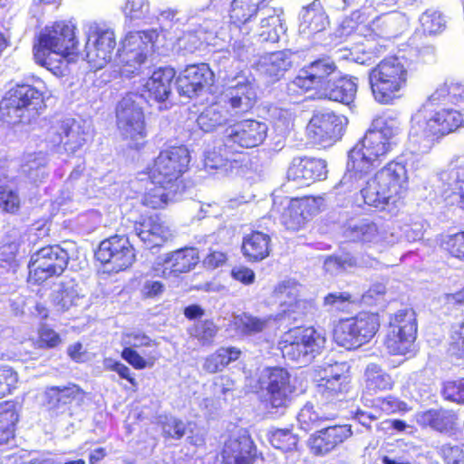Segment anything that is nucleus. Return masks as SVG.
<instances>
[{
    "instance_id": "obj_43",
    "label": "nucleus",
    "mask_w": 464,
    "mask_h": 464,
    "mask_svg": "<svg viewBox=\"0 0 464 464\" xmlns=\"http://www.w3.org/2000/svg\"><path fill=\"white\" fill-rule=\"evenodd\" d=\"M156 423L165 440H181L187 433L188 425L190 424L170 414L160 415Z\"/></svg>"
},
{
    "instance_id": "obj_46",
    "label": "nucleus",
    "mask_w": 464,
    "mask_h": 464,
    "mask_svg": "<svg viewBox=\"0 0 464 464\" xmlns=\"http://www.w3.org/2000/svg\"><path fill=\"white\" fill-rule=\"evenodd\" d=\"M150 184L152 187L150 188H147V207H150L152 209L164 208L171 196L183 190L177 187L169 188L163 184H155L151 182Z\"/></svg>"
},
{
    "instance_id": "obj_55",
    "label": "nucleus",
    "mask_w": 464,
    "mask_h": 464,
    "mask_svg": "<svg viewBox=\"0 0 464 464\" xmlns=\"http://www.w3.org/2000/svg\"><path fill=\"white\" fill-rule=\"evenodd\" d=\"M406 403L394 396L379 397L372 401V408L381 414H393L406 410Z\"/></svg>"
},
{
    "instance_id": "obj_41",
    "label": "nucleus",
    "mask_w": 464,
    "mask_h": 464,
    "mask_svg": "<svg viewBox=\"0 0 464 464\" xmlns=\"http://www.w3.org/2000/svg\"><path fill=\"white\" fill-rule=\"evenodd\" d=\"M418 422L421 427H430L442 432L452 428L453 415L443 409H430L419 415Z\"/></svg>"
},
{
    "instance_id": "obj_4",
    "label": "nucleus",
    "mask_w": 464,
    "mask_h": 464,
    "mask_svg": "<svg viewBox=\"0 0 464 464\" xmlns=\"http://www.w3.org/2000/svg\"><path fill=\"white\" fill-rule=\"evenodd\" d=\"M75 29L72 22L65 21L46 26L38 36V44L34 46L35 62L50 71L59 70L60 65L53 63V55L62 63L63 58L75 53L78 44Z\"/></svg>"
},
{
    "instance_id": "obj_53",
    "label": "nucleus",
    "mask_w": 464,
    "mask_h": 464,
    "mask_svg": "<svg viewBox=\"0 0 464 464\" xmlns=\"http://www.w3.org/2000/svg\"><path fill=\"white\" fill-rule=\"evenodd\" d=\"M448 352L452 357L464 360V320L452 326L450 333Z\"/></svg>"
},
{
    "instance_id": "obj_59",
    "label": "nucleus",
    "mask_w": 464,
    "mask_h": 464,
    "mask_svg": "<svg viewBox=\"0 0 464 464\" xmlns=\"http://www.w3.org/2000/svg\"><path fill=\"white\" fill-rule=\"evenodd\" d=\"M444 464H464V446L447 443L439 450Z\"/></svg>"
},
{
    "instance_id": "obj_62",
    "label": "nucleus",
    "mask_w": 464,
    "mask_h": 464,
    "mask_svg": "<svg viewBox=\"0 0 464 464\" xmlns=\"http://www.w3.org/2000/svg\"><path fill=\"white\" fill-rule=\"evenodd\" d=\"M272 126L277 135L288 134L294 127V116L287 110H281L273 119Z\"/></svg>"
},
{
    "instance_id": "obj_32",
    "label": "nucleus",
    "mask_w": 464,
    "mask_h": 464,
    "mask_svg": "<svg viewBox=\"0 0 464 464\" xmlns=\"http://www.w3.org/2000/svg\"><path fill=\"white\" fill-rule=\"evenodd\" d=\"M356 80L355 77L347 75L336 79L331 77L316 99L349 104L357 92Z\"/></svg>"
},
{
    "instance_id": "obj_40",
    "label": "nucleus",
    "mask_w": 464,
    "mask_h": 464,
    "mask_svg": "<svg viewBox=\"0 0 464 464\" xmlns=\"http://www.w3.org/2000/svg\"><path fill=\"white\" fill-rule=\"evenodd\" d=\"M346 237L353 243L375 244L382 237L378 225L369 219H362L345 230Z\"/></svg>"
},
{
    "instance_id": "obj_19",
    "label": "nucleus",
    "mask_w": 464,
    "mask_h": 464,
    "mask_svg": "<svg viewBox=\"0 0 464 464\" xmlns=\"http://www.w3.org/2000/svg\"><path fill=\"white\" fill-rule=\"evenodd\" d=\"M321 197L304 196L292 198L282 215V224L286 230L297 232L307 227L310 219L321 210Z\"/></svg>"
},
{
    "instance_id": "obj_24",
    "label": "nucleus",
    "mask_w": 464,
    "mask_h": 464,
    "mask_svg": "<svg viewBox=\"0 0 464 464\" xmlns=\"http://www.w3.org/2000/svg\"><path fill=\"white\" fill-rule=\"evenodd\" d=\"M213 79L214 72L208 63L189 64L179 72L177 86L180 94L192 97L209 87Z\"/></svg>"
},
{
    "instance_id": "obj_54",
    "label": "nucleus",
    "mask_w": 464,
    "mask_h": 464,
    "mask_svg": "<svg viewBox=\"0 0 464 464\" xmlns=\"http://www.w3.org/2000/svg\"><path fill=\"white\" fill-rule=\"evenodd\" d=\"M267 326V320L243 314L237 321V329L245 335L262 333Z\"/></svg>"
},
{
    "instance_id": "obj_26",
    "label": "nucleus",
    "mask_w": 464,
    "mask_h": 464,
    "mask_svg": "<svg viewBox=\"0 0 464 464\" xmlns=\"http://www.w3.org/2000/svg\"><path fill=\"white\" fill-rule=\"evenodd\" d=\"M351 378L347 370L332 369L330 374L320 378L316 392L324 400L341 401L350 390Z\"/></svg>"
},
{
    "instance_id": "obj_14",
    "label": "nucleus",
    "mask_w": 464,
    "mask_h": 464,
    "mask_svg": "<svg viewBox=\"0 0 464 464\" xmlns=\"http://www.w3.org/2000/svg\"><path fill=\"white\" fill-rule=\"evenodd\" d=\"M267 382L261 401L266 409L286 408L296 391L291 374L284 367L266 369Z\"/></svg>"
},
{
    "instance_id": "obj_17",
    "label": "nucleus",
    "mask_w": 464,
    "mask_h": 464,
    "mask_svg": "<svg viewBox=\"0 0 464 464\" xmlns=\"http://www.w3.org/2000/svg\"><path fill=\"white\" fill-rule=\"evenodd\" d=\"M267 125L254 119L236 121L225 130V146L253 149L264 143Z\"/></svg>"
},
{
    "instance_id": "obj_48",
    "label": "nucleus",
    "mask_w": 464,
    "mask_h": 464,
    "mask_svg": "<svg viewBox=\"0 0 464 464\" xmlns=\"http://www.w3.org/2000/svg\"><path fill=\"white\" fill-rule=\"evenodd\" d=\"M218 332V327L212 319H206L196 323L188 330L190 336L203 346L211 345Z\"/></svg>"
},
{
    "instance_id": "obj_35",
    "label": "nucleus",
    "mask_w": 464,
    "mask_h": 464,
    "mask_svg": "<svg viewBox=\"0 0 464 464\" xmlns=\"http://www.w3.org/2000/svg\"><path fill=\"white\" fill-rule=\"evenodd\" d=\"M175 76L176 71L169 66L160 67L153 71L147 80V92L150 97L158 102H165L171 93Z\"/></svg>"
},
{
    "instance_id": "obj_2",
    "label": "nucleus",
    "mask_w": 464,
    "mask_h": 464,
    "mask_svg": "<svg viewBox=\"0 0 464 464\" xmlns=\"http://www.w3.org/2000/svg\"><path fill=\"white\" fill-rule=\"evenodd\" d=\"M410 77V71L401 57L390 55L382 59L369 72V84L374 100L380 104H392L401 97Z\"/></svg>"
},
{
    "instance_id": "obj_30",
    "label": "nucleus",
    "mask_w": 464,
    "mask_h": 464,
    "mask_svg": "<svg viewBox=\"0 0 464 464\" xmlns=\"http://www.w3.org/2000/svg\"><path fill=\"white\" fill-rule=\"evenodd\" d=\"M266 7L264 0H232L227 13L228 27L241 30L256 20L259 11Z\"/></svg>"
},
{
    "instance_id": "obj_22",
    "label": "nucleus",
    "mask_w": 464,
    "mask_h": 464,
    "mask_svg": "<svg viewBox=\"0 0 464 464\" xmlns=\"http://www.w3.org/2000/svg\"><path fill=\"white\" fill-rule=\"evenodd\" d=\"M443 200L464 212V160H453L440 174Z\"/></svg>"
},
{
    "instance_id": "obj_64",
    "label": "nucleus",
    "mask_w": 464,
    "mask_h": 464,
    "mask_svg": "<svg viewBox=\"0 0 464 464\" xmlns=\"http://www.w3.org/2000/svg\"><path fill=\"white\" fill-rule=\"evenodd\" d=\"M144 5L145 0H128L124 9L126 16L138 24L145 17Z\"/></svg>"
},
{
    "instance_id": "obj_6",
    "label": "nucleus",
    "mask_w": 464,
    "mask_h": 464,
    "mask_svg": "<svg viewBox=\"0 0 464 464\" xmlns=\"http://www.w3.org/2000/svg\"><path fill=\"white\" fill-rule=\"evenodd\" d=\"M43 106L41 90L28 83H17L2 99L0 111L9 123H29L39 115Z\"/></svg>"
},
{
    "instance_id": "obj_12",
    "label": "nucleus",
    "mask_w": 464,
    "mask_h": 464,
    "mask_svg": "<svg viewBox=\"0 0 464 464\" xmlns=\"http://www.w3.org/2000/svg\"><path fill=\"white\" fill-rule=\"evenodd\" d=\"M86 35V60L95 69H102L111 59L116 46L115 35L112 30L97 23L84 24Z\"/></svg>"
},
{
    "instance_id": "obj_38",
    "label": "nucleus",
    "mask_w": 464,
    "mask_h": 464,
    "mask_svg": "<svg viewBox=\"0 0 464 464\" xmlns=\"http://www.w3.org/2000/svg\"><path fill=\"white\" fill-rule=\"evenodd\" d=\"M259 70L273 81L280 79L291 67L289 54L285 51H277L262 55L258 60Z\"/></svg>"
},
{
    "instance_id": "obj_16",
    "label": "nucleus",
    "mask_w": 464,
    "mask_h": 464,
    "mask_svg": "<svg viewBox=\"0 0 464 464\" xmlns=\"http://www.w3.org/2000/svg\"><path fill=\"white\" fill-rule=\"evenodd\" d=\"M200 262L199 251L195 246H184L158 258L151 266L152 276L168 278L194 270Z\"/></svg>"
},
{
    "instance_id": "obj_1",
    "label": "nucleus",
    "mask_w": 464,
    "mask_h": 464,
    "mask_svg": "<svg viewBox=\"0 0 464 464\" xmlns=\"http://www.w3.org/2000/svg\"><path fill=\"white\" fill-rule=\"evenodd\" d=\"M464 129V82L446 79L426 97L410 119L409 139L421 153Z\"/></svg>"
},
{
    "instance_id": "obj_58",
    "label": "nucleus",
    "mask_w": 464,
    "mask_h": 464,
    "mask_svg": "<svg viewBox=\"0 0 464 464\" xmlns=\"http://www.w3.org/2000/svg\"><path fill=\"white\" fill-rule=\"evenodd\" d=\"M223 121V116L213 107L207 108L197 120L200 129L206 132L215 130Z\"/></svg>"
},
{
    "instance_id": "obj_45",
    "label": "nucleus",
    "mask_w": 464,
    "mask_h": 464,
    "mask_svg": "<svg viewBox=\"0 0 464 464\" xmlns=\"http://www.w3.org/2000/svg\"><path fill=\"white\" fill-rule=\"evenodd\" d=\"M18 414L14 405L9 402L0 404V444H7L14 437V426Z\"/></svg>"
},
{
    "instance_id": "obj_11",
    "label": "nucleus",
    "mask_w": 464,
    "mask_h": 464,
    "mask_svg": "<svg viewBox=\"0 0 464 464\" xmlns=\"http://www.w3.org/2000/svg\"><path fill=\"white\" fill-rule=\"evenodd\" d=\"M68 252L58 245L42 247L31 256L29 280L40 284L63 274L69 261Z\"/></svg>"
},
{
    "instance_id": "obj_27",
    "label": "nucleus",
    "mask_w": 464,
    "mask_h": 464,
    "mask_svg": "<svg viewBox=\"0 0 464 464\" xmlns=\"http://www.w3.org/2000/svg\"><path fill=\"white\" fill-rule=\"evenodd\" d=\"M272 250V238L269 234L258 229H251L242 237L241 252L250 263H258L267 258Z\"/></svg>"
},
{
    "instance_id": "obj_15",
    "label": "nucleus",
    "mask_w": 464,
    "mask_h": 464,
    "mask_svg": "<svg viewBox=\"0 0 464 464\" xmlns=\"http://www.w3.org/2000/svg\"><path fill=\"white\" fill-rule=\"evenodd\" d=\"M337 69L334 61L328 57H320L304 65L292 83L301 92H313L316 99Z\"/></svg>"
},
{
    "instance_id": "obj_61",
    "label": "nucleus",
    "mask_w": 464,
    "mask_h": 464,
    "mask_svg": "<svg viewBox=\"0 0 464 464\" xmlns=\"http://www.w3.org/2000/svg\"><path fill=\"white\" fill-rule=\"evenodd\" d=\"M18 375L11 367L0 368V398L12 392L16 388Z\"/></svg>"
},
{
    "instance_id": "obj_56",
    "label": "nucleus",
    "mask_w": 464,
    "mask_h": 464,
    "mask_svg": "<svg viewBox=\"0 0 464 464\" xmlns=\"http://www.w3.org/2000/svg\"><path fill=\"white\" fill-rule=\"evenodd\" d=\"M316 310L315 305L305 299H296L288 304L287 309L285 311L289 315H292L294 321L305 320L314 314Z\"/></svg>"
},
{
    "instance_id": "obj_21",
    "label": "nucleus",
    "mask_w": 464,
    "mask_h": 464,
    "mask_svg": "<svg viewBox=\"0 0 464 464\" xmlns=\"http://www.w3.org/2000/svg\"><path fill=\"white\" fill-rule=\"evenodd\" d=\"M353 435L350 425L335 424L314 431L307 440V447L314 456H324L343 444Z\"/></svg>"
},
{
    "instance_id": "obj_36",
    "label": "nucleus",
    "mask_w": 464,
    "mask_h": 464,
    "mask_svg": "<svg viewBox=\"0 0 464 464\" xmlns=\"http://www.w3.org/2000/svg\"><path fill=\"white\" fill-rule=\"evenodd\" d=\"M243 352L236 346H220L205 357L203 370L210 374L221 372L229 364L240 360Z\"/></svg>"
},
{
    "instance_id": "obj_23",
    "label": "nucleus",
    "mask_w": 464,
    "mask_h": 464,
    "mask_svg": "<svg viewBox=\"0 0 464 464\" xmlns=\"http://www.w3.org/2000/svg\"><path fill=\"white\" fill-rule=\"evenodd\" d=\"M327 164L322 159L312 157H295L292 160L286 172L289 180L301 186H309L327 177Z\"/></svg>"
},
{
    "instance_id": "obj_7",
    "label": "nucleus",
    "mask_w": 464,
    "mask_h": 464,
    "mask_svg": "<svg viewBox=\"0 0 464 464\" xmlns=\"http://www.w3.org/2000/svg\"><path fill=\"white\" fill-rule=\"evenodd\" d=\"M324 334L313 325H296L284 332L277 342V348L284 359L303 362L321 353L325 345Z\"/></svg>"
},
{
    "instance_id": "obj_13",
    "label": "nucleus",
    "mask_w": 464,
    "mask_h": 464,
    "mask_svg": "<svg viewBox=\"0 0 464 464\" xmlns=\"http://www.w3.org/2000/svg\"><path fill=\"white\" fill-rule=\"evenodd\" d=\"M95 256L104 266V270L118 273L129 268L136 255L128 237L115 235L100 243Z\"/></svg>"
},
{
    "instance_id": "obj_5",
    "label": "nucleus",
    "mask_w": 464,
    "mask_h": 464,
    "mask_svg": "<svg viewBox=\"0 0 464 464\" xmlns=\"http://www.w3.org/2000/svg\"><path fill=\"white\" fill-rule=\"evenodd\" d=\"M191 154L185 145H173L161 150L147 168L150 181L167 188L184 189L183 176L190 169Z\"/></svg>"
},
{
    "instance_id": "obj_34",
    "label": "nucleus",
    "mask_w": 464,
    "mask_h": 464,
    "mask_svg": "<svg viewBox=\"0 0 464 464\" xmlns=\"http://www.w3.org/2000/svg\"><path fill=\"white\" fill-rule=\"evenodd\" d=\"M401 29L400 18L394 14H382L374 18L368 25L360 27L359 24L354 28L360 31L366 38L390 39L396 36Z\"/></svg>"
},
{
    "instance_id": "obj_20",
    "label": "nucleus",
    "mask_w": 464,
    "mask_h": 464,
    "mask_svg": "<svg viewBox=\"0 0 464 464\" xmlns=\"http://www.w3.org/2000/svg\"><path fill=\"white\" fill-rule=\"evenodd\" d=\"M48 140L55 146H63L68 153H75L86 142V133L80 122L66 118L57 121L48 130Z\"/></svg>"
},
{
    "instance_id": "obj_9",
    "label": "nucleus",
    "mask_w": 464,
    "mask_h": 464,
    "mask_svg": "<svg viewBox=\"0 0 464 464\" xmlns=\"http://www.w3.org/2000/svg\"><path fill=\"white\" fill-rule=\"evenodd\" d=\"M145 97L138 92L126 94L117 104V126L125 139L131 140L130 147L140 150L144 145Z\"/></svg>"
},
{
    "instance_id": "obj_33",
    "label": "nucleus",
    "mask_w": 464,
    "mask_h": 464,
    "mask_svg": "<svg viewBox=\"0 0 464 464\" xmlns=\"http://www.w3.org/2000/svg\"><path fill=\"white\" fill-rule=\"evenodd\" d=\"M401 201L408 189V172L406 164L397 160L387 163L375 174Z\"/></svg>"
},
{
    "instance_id": "obj_31",
    "label": "nucleus",
    "mask_w": 464,
    "mask_h": 464,
    "mask_svg": "<svg viewBox=\"0 0 464 464\" xmlns=\"http://www.w3.org/2000/svg\"><path fill=\"white\" fill-rule=\"evenodd\" d=\"M84 392L76 384L46 387L43 394V402L50 411H58L72 403L82 401Z\"/></svg>"
},
{
    "instance_id": "obj_37",
    "label": "nucleus",
    "mask_w": 464,
    "mask_h": 464,
    "mask_svg": "<svg viewBox=\"0 0 464 464\" xmlns=\"http://www.w3.org/2000/svg\"><path fill=\"white\" fill-rule=\"evenodd\" d=\"M256 102L255 88L249 82H242L230 89L226 103L235 113L243 114L251 111Z\"/></svg>"
},
{
    "instance_id": "obj_39",
    "label": "nucleus",
    "mask_w": 464,
    "mask_h": 464,
    "mask_svg": "<svg viewBox=\"0 0 464 464\" xmlns=\"http://www.w3.org/2000/svg\"><path fill=\"white\" fill-rule=\"evenodd\" d=\"M395 384L394 379L376 363L369 364L365 369V395H376L391 391Z\"/></svg>"
},
{
    "instance_id": "obj_52",
    "label": "nucleus",
    "mask_w": 464,
    "mask_h": 464,
    "mask_svg": "<svg viewBox=\"0 0 464 464\" xmlns=\"http://www.w3.org/2000/svg\"><path fill=\"white\" fill-rule=\"evenodd\" d=\"M147 232V249L150 251L164 246L170 237L169 228L160 221L150 222Z\"/></svg>"
},
{
    "instance_id": "obj_44",
    "label": "nucleus",
    "mask_w": 464,
    "mask_h": 464,
    "mask_svg": "<svg viewBox=\"0 0 464 464\" xmlns=\"http://www.w3.org/2000/svg\"><path fill=\"white\" fill-rule=\"evenodd\" d=\"M46 165L47 158L45 153L29 154L21 165V172L32 182L42 181L47 175Z\"/></svg>"
},
{
    "instance_id": "obj_63",
    "label": "nucleus",
    "mask_w": 464,
    "mask_h": 464,
    "mask_svg": "<svg viewBox=\"0 0 464 464\" xmlns=\"http://www.w3.org/2000/svg\"><path fill=\"white\" fill-rule=\"evenodd\" d=\"M305 23L310 34H316L325 29L328 24V19L324 11L311 10L307 11L305 14Z\"/></svg>"
},
{
    "instance_id": "obj_29",
    "label": "nucleus",
    "mask_w": 464,
    "mask_h": 464,
    "mask_svg": "<svg viewBox=\"0 0 464 464\" xmlns=\"http://www.w3.org/2000/svg\"><path fill=\"white\" fill-rule=\"evenodd\" d=\"M255 445L249 437L229 438L221 450V464H253Z\"/></svg>"
},
{
    "instance_id": "obj_3",
    "label": "nucleus",
    "mask_w": 464,
    "mask_h": 464,
    "mask_svg": "<svg viewBox=\"0 0 464 464\" xmlns=\"http://www.w3.org/2000/svg\"><path fill=\"white\" fill-rule=\"evenodd\" d=\"M392 135L384 129L368 130L363 138L349 150L347 169L355 178L375 170L392 151Z\"/></svg>"
},
{
    "instance_id": "obj_57",
    "label": "nucleus",
    "mask_w": 464,
    "mask_h": 464,
    "mask_svg": "<svg viewBox=\"0 0 464 464\" xmlns=\"http://www.w3.org/2000/svg\"><path fill=\"white\" fill-rule=\"evenodd\" d=\"M20 208V197L15 189L0 185V208L7 213H15Z\"/></svg>"
},
{
    "instance_id": "obj_51",
    "label": "nucleus",
    "mask_w": 464,
    "mask_h": 464,
    "mask_svg": "<svg viewBox=\"0 0 464 464\" xmlns=\"http://www.w3.org/2000/svg\"><path fill=\"white\" fill-rule=\"evenodd\" d=\"M440 246L450 257L464 262V229L444 237Z\"/></svg>"
},
{
    "instance_id": "obj_8",
    "label": "nucleus",
    "mask_w": 464,
    "mask_h": 464,
    "mask_svg": "<svg viewBox=\"0 0 464 464\" xmlns=\"http://www.w3.org/2000/svg\"><path fill=\"white\" fill-rule=\"evenodd\" d=\"M380 326L379 313L360 311L354 316L339 319L334 326L333 336L338 345L354 350L370 343Z\"/></svg>"
},
{
    "instance_id": "obj_47",
    "label": "nucleus",
    "mask_w": 464,
    "mask_h": 464,
    "mask_svg": "<svg viewBox=\"0 0 464 464\" xmlns=\"http://www.w3.org/2000/svg\"><path fill=\"white\" fill-rule=\"evenodd\" d=\"M82 296L80 295L77 286L73 284H63L59 290L53 294V302L54 305L62 310H69L73 305H78Z\"/></svg>"
},
{
    "instance_id": "obj_60",
    "label": "nucleus",
    "mask_w": 464,
    "mask_h": 464,
    "mask_svg": "<svg viewBox=\"0 0 464 464\" xmlns=\"http://www.w3.org/2000/svg\"><path fill=\"white\" fill-rule=\"evenodd\" d=\"M442 394L449 401L464 403V378L445 382Z\"/></svg>"
},
{
    "instance_id": "obj_18",
    "label": "nucleus",
    "mask_w": 464,
    "mask_h": 464,
    "mask_svg": "<svg viewBox=\"0 0 464 464\" xmlns=\"http://www.w3.org/2000/svg\"><path fill=\"white\" fill-rule=\"evenodd\" d=\"M307 128L314 143L329 147L342 138L345 118L334 111H319L312 116Z\"/></svg>"
},
{
    "instance_id": "obj_28",
    "label": "nucleus",
    "mask_w": 464,
    "mask_h": 464,
    "mask_svg": "<svg viewBox=\"0 0 464 464\" xmlns=\"http://www.w3.org/2000/svg\"><path fill=\"white\" fill-rule=\"evenodd\" d=\"M360 193L363 205L377 210H385L389 206H396L400 202L376 175L366 182Z\"/></svg>"
},
{
    "instance_id": "obj_49",
    "label": "nucleus",
    "mask_w": 464,
    "mask_h": 464,
    "mask_svg": "<svg viewBox=\"0 0 464 464\" xmlns=\"http://www.w3.org/2000/svg\"><path fill=\"white\" fill-rule=\"evenodd\" d=\"M271 445L284 452L296 450L299 438L291 429H276L270 432L268 437Z\"/></svg>"
},
{
    "instance_id": "obj_25",
    "label": "nucleus",
    "mask_w": 464,
    "mask_h": 464,
    "mask_svg": "<svg viewBox=\"0 0 464 464\" xmlns=\"http://www.w3.org/2000/svg\"><path fill=\"white\" fill-rule=\"evenodd\" d=\"M143 35L144 31L130 32L122 42L120 57L124 63L121 73L126 76L141 72L145 61Z\"/></svg>"
},
{
    "instance_id": "obj_50",
    "label": "nucleus",
    "mask_w": 464,
    "mask_h": 464,
    "mask_svg": "<svg viewBox=\"0 0 464 464\" xmlns=\"http://www.w3.org/2000/svg\"><path fill=\"white\" fill-rule=\"evenodd\" d=\"M337 417L336 413H319L312 406H304L298 414V422L304 430H310L324 421L334 420Z\"/></svg>"
},
{
    "instance_id": "obj_10",
    "label": "nucleus",
    "mask_w": 464,
    "mask_h": 464,
    "mask_svg": "<svg viewBox=\"0 0 464 464\" xmlns=\"http://www.w3.org/2000/svg\"><path fill=\"white\" fill-rule=\"evenodd\" d=\"M417 335V321L413 311L399 310L390 319L384 345L392 355H405L412 347Z\"/></svg>"
},
{
    "instance_id": "obj_42",
    "label": "nucleus",
    "mask_w": 464,
    "mask_h": 464,
    "mask_svg": "<svg viewBox=\"0 0 464 464\" xmlns=\"http://www.w3.org/2000/svg\"><path fill=\"white\" fill-rule=\"evenodd\" d=\"M283 10L280 7L268 9L266 16L260 21L259 36L266 42L276 43L279 41V31L282 29Z\"/></svg>"
}]
</instances>
